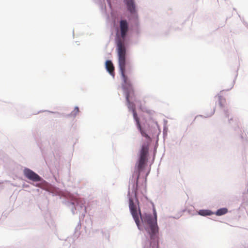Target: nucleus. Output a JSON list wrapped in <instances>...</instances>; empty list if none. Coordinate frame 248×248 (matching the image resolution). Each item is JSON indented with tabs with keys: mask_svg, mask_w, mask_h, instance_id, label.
Segmentation results:
<instances>
[{
	"mask_svg": "<svg viewBox=\"0 0 248 248\" xmlns=\"http://www.w3.org/2000/svg\"><path fill=\"white\" fill-rule=\"evenodd\" d=\"M130 28V23L125 19L121 18L119 21V26L116 29L115 42L118 52L119 68L123 82L122 89L125 96L127 107L129 111H132L136 124H140L136 111L135 104L130 101L134 94V90L130 80L125 75L126 65V48L125 41Z\"/></svg>",
	"mask_w": 248,
	"mask_h": 248,
	"instance_id": "1",
	"label": "nucleus"
},
{
	"mask_svg": "<svg viewBox=\"0 0 248 248\" xmlns=\"http://www.w3.org/2000/svg\"><path fill=\"white\" fill-rule=\"evenodd\" d=\"M123 2L129 13L128 18L130 22V37L136 36L138 38L141 31L135 1V0H123Z\"/></svg>",
	"mask_w": 248,
	"mask_h": 248,
	"instance_id": "2",
	"label": "nucleus"
},
{
	"mask_svg": "<svg viewBox=\"0 0 248 248\" xmlns=\"http://www.w3.org/2000/svg\"><path fill=\"white\" fill-rule=\"evenodd\" d=\"M65 204L71 210L73 215L79 214V222L75 231V235L77 236L79 234L78 231L81 228V219L84 218L86 213L85 202L80 199L71 198L65 201Z\"/></svg>",
	"mask_w": 248,
	"mask_h": 248,
	"instance_id": "3",
	"label": "nucleus"
},
{
	"mask_svg": "<svg viewBox=\"0 0 248 248\" xmlns=\"http://www.w3.org/2000/svg\"><path fill=\"white\" fill-rule=\"evenodd\" d=\"M224 90L221 91L220 93H218L217 95L218 97V102L220 107L221 108H223V112L226 118L228 119V121L230 124H231L232 122H234L235 124V126L234 127V131L238 134H240L241 139L243 140L244 139V134L242 133V130L240 128L238 123L235 120H234L232 116H231L230 109L228 107H225V104L226 103V99L221 95V93Z\"/></svg>",
	"mask_w": 248,
	"mask_h": 248,
	"instance_id": "4",
	"label": "nucleus"
},
{
	"mask_svg": "<svg viewBox=\"0 0 248 248\" xmlns=\"http://www.w3.org/2000/svg\"><path fill=\"white\" fill-rule=\"evenodd\" d=\"M149 235V238L142 242L143 248H158L159 229H144Z\"/></svg>",
	"mask_w": 248,
	"mask_h": 248,
	"instance_id": "5",
	"label": "nucleus"
},
{
	"mask_svg": "<svg viewBox=\"0 0 248 248\" xmlns=\"http://www.w3.org/2000/svg\"><path fill=\"white\" fill-rule=\"evenodd\" d=\"M23 174L26 178L33 182H39L34 186L37 187H41V185L46 182L37 173L28 168H25L23 170Z\"/></svg>",
	"mask_w": 248,
	"mask_h": 248,
	"instance_id": "6",
	"label": "nucleus"
},
{
	"mask_svg": "<svg viewBox=\"0 0 248 248\" xmlns=\"http://www.w3.org/2000/svg\"><path fill=\"white\" fill-rule=\"evenodd\" d=\"M105 0H103V1H100L99 3L100 8L102 11V13L105 15L106 19L108 20L109 19V13L107 12L106 6L104 3ZM107 3L109 6V9L111 10V14L112 15V6L111 2V0H107Z\"/></svg>",
	"mask_w": 248,
	"mask_h": 248,
	"instance_id": "7",
	"label": "nucleus"
},
{
	"mask_svg": "<svg viewBox=\"0 0 248 248\" xmlns=\"http://www.w3.org/2000/svg\"><path fill=\"white\" fill-rule=\"evenodd\" d=\"M105 68L107 71L114 78L115 77L114 66L111 60H108L106 61Z\"/></svg>",
	"mask_w": 248,
	"mask_h": 248,
	"instance_id": "8",
	"label": "nucleus"
},
{
	"mask_svg": "<svg viewBox=\"0 0 248 248\" xmlns=\"http://www.w3.org/2000/svg\"><path fill=\"white\" fill-rule=\"evenodd\" d=\"M74 242V238L73 237H68L63 242L64 248H70Z\"/></svg>",
	"mask_w": 248,
	"mask_h": 248,
	"instance_id": "9",
	"label": "nucleus"
},
{
	"mask_svg": "<svg viewBox=\"0 0 248 248\" xmlns=\"http://www.w3.org/2000/svg\"><path fill=\"white\" fill-rule=\"evenodd\" d=\"M214 214V212L209 209H201L198 211V215L202 216H209Z\"/></svg>",
	"mask_w": 248,
	"mask_h": 248,
	"instance_id": "10",
	"label": "nucleus"
},
{
	"mask_svg": "<svg viewBox=\"0 0 248 248\" xmlns=\"http://www.w3.org/2000/svg\"><path fill=\"white\" fill-rule=\"evenodd\" d=\"M227 212V208L223 207L217 210L215 212H214V214L218 216H221L226 214Z\"/></svg>",
	"mask_w": 248,
	"mask_h": 248,
	"instance_id": "11",
	"label": "nucleus"
},
{
	"mask_svg": "<svg viewBox=\"0 0 248 248\" xmlns=\"http://www.w3.org/2000/svg\"><path fill=\"white\" fill-rule=\"evenodd\" d=\"M79 112V108L78 107L76 106L74 109L69 114L66 115L67 117H73L75 118Z\"/></svg>",
	"mask_w": 248,
	"mask_h": 248,
	"instance_id": "12",
	"label": "nucleus"
},
{
	"mask_svg": "<svg viewBox=\"0 0 248 248\" xmlns=\"http://www.w3.org/2000/svg\"><path fill=\"white\" fill-rule=\"evenodd\" d=\"M50 193H51L52 196H60V191L59 189H52L50 190L49 191Z\"/></svg>",
	"mask_w": 248,
	"mask_h": 248,
	"instance_id": "13",
	"label": "nucleus"
},
{
	"mask_svg": "<svg viewBox=\"0 0 248 248\" xmlns=\"http://www.w3.org/2000/svg\"><path fill=\"white\" fill-rule=\"evenodd\" d=\"M215 108H214L213 110L212 111H211V112L209 114H206L205 116L202 115H199V116L201 117H203V118L210 117L212 116L215 113Z\"/></svg>",
	"mask_w": 248,
	"mask_h": 248,
	"instance_id": "14",
	"label": "nucleus"
},
{
	"mask_svg": "<svg viewBox=\"0 0 248 248\" xmlns=\"http://www.w3.org/2000/svg\"><path fill=\"white\" fill-rule=\"evenodd\" d=\"M236 77H237V75H236L235 78V79L233 80V82H232V85H231V87L229 89H228L226 90V91H228L230 90L231 89H232V87H233V85H234V83H235V79H236Z\"/></svg>",
	"mask_w": 248,
	"mask_h": 248,
	"instance_id": "15",
	"label": "nucleus"
},
{
	"mask_svg": "<svg viewBox=\"0 0 248 248\" xmlns=\"http://www.w3.org/2000/svg\"><path fill=\"white\" fill-rule=\"evenodd\" d=\"M45 111H47V112H49L51 113H57L58 114H59V113L58 112H54V111H48V110H41V111H39L38 113L45 112Z\"/></svg>",
	"mask_w": 248,
	"mask_h": 248,
	"instance_id": "16",
	"label": "nucleus"
},
{
	"mask_svg": "<svg viewBox=\"0 0 248 248\" xmlns=\"http://www.w3.org/2000/svg\"><path fill=\"white\" fill-rule=\"evenodd\" d=\"M167 135V128L166 127H164L163 128V136L164 137Z\"/></svg>",
	"mask_w": 248,
	"mask_h": 248,
	"instance_id": "17",
	"label": "nucleus"
},
{
	"mask_svg": "<svg viewBox=\"0 0 248 248\" xmlns=\"http://www.w3.org/2000/svg\"><path fill=\"white\" fill-rule=\"evenodd\" d=\"M170 217L173 218H175V219H178L180 217L179 216H176V217L170 216Z\"/></svg>",
	"mask_w": 248,
	"mask_h": 248,
	"instance_id": "18",
	"label": "nucleus"
},
{
	"mask_svg": "<svg viewBox=\"0 0 248 248\" xmlns=\"http://www.w3.org/2000/svg\"><path fill=\"white\" fill-rule=\"evenodd\" d=\"M155 126H156L157 128H158V125L157 123L156 122H155Z\"/></svg>",
	"mask_w": 248,
	"mask_h": 248,
	"instance_id": "19",
	"label": "nucleus"
},
{
	"mask_svg": "<svg viewBox=\"0 0 248 248\" xmlns=\"http://www.w3.org/2000/svg\"><path fill=\"white\" fill-rule=\"evenodd\" d=\"M109 237V234H108V236H107V238H108V239Z\"/></svg>",
	"mask_w": 248,
	"mask_h": 248,
	"instance_id": "20",
	"label": "nucleus"
}]
</instances>
